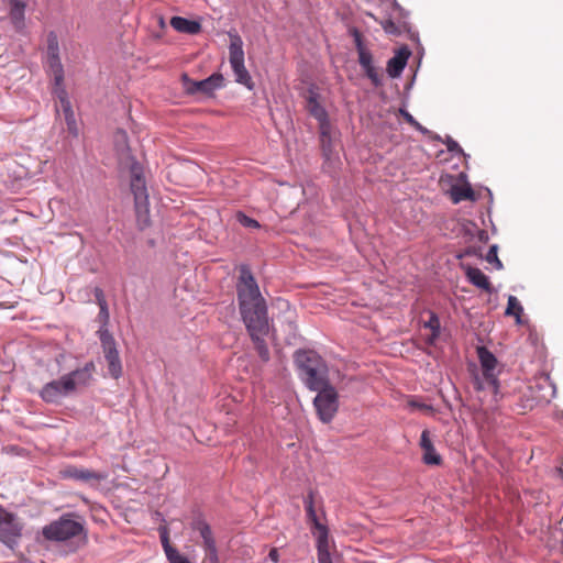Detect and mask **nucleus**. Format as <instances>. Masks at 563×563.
Returning a JSON list of instances; mask_svg holds the SVG:
<instances>
[{"mask_svg":"<svg viewBox=\"0 0 563 563\" xmlns=\"http://www.w3.org/2000/svg\"><path fill=\"white\" fill-rule=\"evenodd\" d=\"M239 309L254 347L262 362L271 358L265 341L268 334V316L266 301L261 295L260 287L247 266H242L236 283Z\"/></svg>","mask_w":563,"mask_h":563,"instance_id":"1","label":"nucleus"},{"mask_svg":"<svg viewBox=\"0 0 563 563\" xmlns=\"http://www.w3.org/2000/svg\"><path fill=\"white\" fill-rule=\"evenodd\" d=\"M93 371V362H88L82 367L73 369L58 379L46 383L40 390L38 396L46 404H60L64 398L75 394L78 388L89 386Z\"/></svg>","mask_w":563,"mask_h":563,"instance_id":"2","label":"nucleus"},{"mask_svg":"<svg viewBox=\"0 0 563 563\" xmlns=\"http://www.w3.org/2000/svg\"><path fill=\"white\" fill-rule=\"evenodd\" d=\"M298 375L305 386L317 390L329 384L328 367L322 357L312 350H298L294 355Z\"/></svg>","mask_w":563,"mask_h":563,"instance_id":"3","label":"nucleus"},{"mask_svg":"<svg viewBox=\"0 0 563 563\" xmlns=\"http://www.w3.org/2000/svg\"><path fill=\"white\" fill-rule=\"evenodd\" d=\"M303 505L308 520L312 523L313 536L317 539V555L319 563H333L329 550V530L328 527L319 521L314 509V493L310 490L303 498Z\"/></svg>","mask_w":563,"mask_h":563,"instance_id":"4","label":"nucleus"},{"mask_svg":"<svg viewBox=\"0 0 563 563\" xmlns=\"http://www.w3.org/2000/svg\"><path fill=\"white\" fill-rule=\"evenodd\" d=\"M73 512L62 515L57 520L52 521L42 529L43 537L48 541H67L84 532V525L76 520Z\"/></svg>","mask_w":563,"mask_h":563,"instance_id":"5","label":"nucleus"},{"mask_svg":"<svg viewBox=\"0 0 563 563\" xmlns=\"http://www.w3.org/2000/svg\"><path fill=\"white\" fill-rule=\"evenodd\" d=\"M130 187L134 197L139 222H143L141 227L143 229L148 225V194L142 168L136 164L131 167Z\"/></svg>","mask_w":563,"mask_h":563,"instance_id":"6","label":"nucleus"},{"mask_svg":"<svg viewBox=\"0 0 563 563\" xmlns=\"http://www.w3.org/2000/svg\"><path fill=\"white\" fill-rule=\"evenodd\" d=\"M231 42L229 45V62L233 70L235 81L244 85L250 90L253 88L252 78L244 65L243 41L236 33H229Z\"/></svg>","mask_w":563,"mask_h":563,"instance_id":"7","label":"nucleus"},{"mask_svg":"<svg viewBox=\"0 0 563 563\" xmlns=\"http://www.w3.org/2000/svg\"><path fill=\"white\" fill-rule=\"evenodd\" d=\"M316 391L318 394L313 399V406L317 415L323 423H329L339 409L338 391L330 383Z\"/></svg>","mask_w":563,"mask_h":563,"instance_id":"8","label":"nucleus"},{"mask_svg":"<svg viewBox=\"0 0 563 563\" xmlns=\"http://www.w3.org/2000/svg\"><path fill=\"white\" fill-rule=\"evenodd\" d=\"M98 334L104 358L108 363V373L111 377L118 379L122 376V363L115 340L107 328H101Z\"/></svg>","mask_w":563,"mask_h":563,"instance_id":"9","label":"nucleus"},{"mask_svg":"<svg viewBox=\"0 0 563 563\" xmlns=\"http://www.w3.org/2000/svg\"><path fill=\"white\" fill-rule=\"evenodd\" d=\"M22 536V525L18 516L0 506V541L13 549Z\"/></svg>","mask_w":563,"mask_h":563,"instance_id":"10","label":"nucleus"},{"mask_svg":"<svg viewBox=\"0 0 563 563\" xmlns=\"http://www.w3.org/2000/svg\"><path fill=\"white\" fill-rule=\"evenodd\" d=\"M185 90L188 95L201 93L212 96L218 89L224 87V77L220 73H214L202 80H191L187 74L183 75Z\"/></svg>","mask_w":563,"mask_h":563,"instance_id":"11","label":"nucleus"},{"mask_svg":"<svg viewBox=\"0 0 563 563\" xmlns=\"http://www.w3.org/2000/svg\"><path fill=\"white\" fill-rule=\"evenodd\" d=\"M477 356L483 371V377L495 398H497L499 394V380L496 374L497 358L486 346H477Z\"/></svg>","mask_w":563,"mask_h":563,"instance_id":"12","label":"nucleus"},{"mask_svg":"<svg viewBox=\"0 0 563 563\" xmlns=\"http://www.w3.org/2000/svg\"><path fill=\"white\" fill-rule=\"evenodd\" d=\"M62 474L64 478L87 484L100 483L101 481H104L107 478L106 473L96 472L89 468L78 467L74 465L67 466L62 472Z\"/></svg>","mask_w":563,"mask_h":563,"instance_id":"13","label":"nucleus"},{"mask_svg":"<svg viewBox=\"0 0 563 563\" xmlns=\"http://www.w3.org/2000/svg\"><path fill=\"white\" fill-rule=\"evenodd\" d=\"M410 55L411 51L408 46H401L387 62L386 71L390 78H398L401 75Z\"/></svg>","mask_w":563,"mask_h":563,"instance_id":"14","label":"nucleus"},{"mask_svg":"<svg viewBox=\"0 0 563 563\" xmlns=\"http://www.w3.org/2000/svg\"><path fill=\"white\" fill-rule=\"evenodd\" d=\"M358 64L374 87H380L383 85V77L379 73V69L373 63L372 53H363L361 58H358Z\"/></svg>","mask_w":563,"mask_h":563,"instance_id":"15","label":"nucleus"},{"mask_svg":"<svg viewBox=\"0 0 563 563\" xmlns=\"http://www.w3.org/2000/svg\"><path fill=\"white\" fill-rule=\"evenodd\" d=\"M462 268L465 271V275L472 285L486 290L487 292H492V286L488 277L479 268L472 267L470 265H462Z\"/></svg>","mask_w":563,"mask_h":563,"instance_id":"16","label":"nucleus"},{"mask_svg":"<svg viewBox=\"0 0 563 563\" xmlns=\"http://www.w3.org/2000/svg\"><path fill=\"white\" fill-rule=\"evenodd\" d=\"M191 528L194 531L198 532L202 539L203 549L216 545V539L213 537L211 527L203 518L199 517L194 519L191 522Z\"/></svg>","mask_w":563,"mask_h":563,"instance_id":"17","label":"nucleus"},{"mask_svg":"<svg viewBox=\"0 0 563 563\" xmlns=\"http://www.w3.org/2000/svg\"><path fill=\"white\" fill-rule=\"evenodd\" d=\"M170 25L177 32L191 35L198 34L201 31V24L198 21L189 20L183 16H173L170 20Z\"/></svg>","mask_w":563,"mask_h":563,"instance_id":"18","label":"nucleus"},{"mask_svg":"<svg viewBox=\"0 0 563 563\" xmlns=\"http://www.w3.org/2000/svg\"><path fill=\"white\" fill-rule=\"evenodd\" d=\"M45 64L53 75V81L59 85L64 81V67L59 56L46 57Z\"/></svg>","mask_w":563,"mask_h":563,"instance_id":"19","label":"nucleus"},{"mask_svg":"<svg viewBox=\"0 0 563 563\" xmlns=\"http://www.w3.org/2000/svg\"><path fill=\"white\" fill-rule=\"evenodd\" d=\"M10 19L15 25H21L24 21L25 2L23 0H10Z\"/></svg>","mask_w":563,"mask_h":563,"instance_id":"20","label":"nucleus"},{"mask_svg":"<svg viewBox=\"0 0 563 563\" xmlns=\"http://www.w3.org/2000/svg\"><path fill=\"white\" fill-rule=\"evenodd\" d=\"M308 111L317 121H324L328 118L327 110L319 103L318 97L311 93L308 98Z\"/></svg>","mask_w":563,"mask_h":563,"instance_id":"21","label":"nucleus"},{"mask_svg":"<svg viewBox=\"0 0 563 563\" xmlns=\"http://www.w3.org/2000/svg\"><path fill=\"white\" fill-rule=\"evenodd\" d=\"M451 197L454 203H459L463 200H474V190L470 185L465 186H453L451 189Z\"/></svg>","mask_w":563,"mask_h":563,"instance_id":"22","label":"nucleus"},{"mask_svg":"<svg viewBox=\"0 0 563 563\" xmlns=\"http://www.w3.org/2000/svg\"><path fill=\"white\" fill-rule=\"evenodd\" d=\"M62 109L64 112V117H65V121H66L67 130H68L69 134H71L73 136H77L78 128H77V123H76V119H75V113L71 109V104H67V107H64Z\"/></svg>","mask_w":563,"mask_h":563,"instance_id":"23","label":"nucleus"},{"mask_svg":"<svg viewBox=\"0 0 563 563\" xmlns=\"http://www.w3.org/2000/svg\"><path fill=\"white\" fill-rule=\"evenodd\" d=\"M46 57L59 56V42L55 32L47 34Z\"/></svg>","mask_w":563,"mask_h":563,"instance_id":"24","label":"nucleus"},{"mask_svg":"<svg viewBox=\"0 0 563 563\" xmlns=\"http://www.w3.org/2000/svg\"><path fill=\"white\" fill-rule=\"evenodd\" d=\"M422 461L427 465H440L442 463L441 455L437 452L434 445L423 450Z\"/></svg>","mask_w":563,"mask_h":563,"instance_id":"25","label":"nucleus"},{"mask_svg":"<svg viewBox=\"0 0 563 563\" xmlns=\"http://www.w3.org/2000/svg\"><path fill=\"white\" fill-rule=\"evenodd\" d=\"M350 34L353 36L358 58H361L363 53L371 54V52L364 45L363 36H362L361 32L356 27L351 29Z\"/></svg>","mask_w":563,"mask_h":563,"instance_id":"26","label":"nucleus"},{"mask_svg":"<svg viewBox=\"0 0 563 563\" xmlns=\"http://www.w3.org/2000/svg\"><path fill=\"white\" fill-rule=\"evenodd\" d=\"M522 311H523V308H522L521 303L519 302V300L517 299V297L509 296L505 313L507 316H516L519 319Z\"/></svg>","mask_w":563,"mask_h":563,"instance_id":"27","label":"nucleus"},{"mask_svg":"<svg viewBox=\"0 0 563 563\" xmlns=\"http://www.w3.org/2000/svg\"><path fill=\"white\" fill-rule=\"evenodd\" d=\"M236 221L244 228L249 229H258L261 227L260 222L249 216H246L244 212L239 211L235 214Z\"/></svg>","mask_w":563,"mask_h":563,"instance_id":"28","label":"nucleus"},{"mask_svg":"<svg viewBox=\"0 0 563 563\" xmlns=\"http://www.w3.org/2000/svg\"><path fill=\"white\" fill-rule=\"evenodd\" d=\"M53 93L60 101L62 108L67 107V104H70V101L68 100L67 91L64 87V81L60 82L59 85L54 82Z\"/></svg>","mask_w":563,"mask_h":563,"instance_id":"29","label":"nucleus"},{"mask_svg":"<svg viewBox=\"0 0 563 563\" xmlns=\"http://www.w3.org/2000/svg\"><path fill=\"white\" fill-rule=\"evenodd\" d=\"M497 245L494 244L489 247L486 256H485V260L490 263V264H494L495 265V268L496 269H501L503 268V263L500 262V260L498 258V255H497Z\"/></svg>","mask_w":563,"mask_h":563,"instance_id":"30","label":"nucleus"},{"mask_svg":"<svg viewBox=\"0 0 563 563\" xmlns=\"http://www.w3.org/2000/svg\"><path fill=\"white\" fill-rule=\"evenodd\" d=\"M380 25L387 34L399 35L402 32L400 26L397 25L391 19L382 21Z\"/></svg>","mask_w":563,"mask_h":563,"instance_id":"31","label":"nucleus"},{"mask_svg":"<svg viewBox=\"0 0 563 563\" xmlns=\"http://www.w3.org/2000/svg\"><path fill=\"white\" fill-rule=\"evenodd\" d=\"M426 328L432 331V335L435 338L440 334V319L435 313H431L429 320L424 323Z\"/></svg>","mask_w":563,"mask_h":563,"instance_id":"32","label":"nucleus"},{"mask_svg":"<svg viewBox=\"0 0 563 563\" xmlns=\"http://www.w3.org/2000/svg\"><path fill=\"white\" fill-rule=\"evenodd\" d=\"M319 131H320V140L331 137V123L329 121V117L324 119V121H318Z\"/></svg>","mask_w":563,"mask_h":563,"instance_id":"33","label":"nucleus"},{"mask_svg":"<svg viewBox=\"0 0 563 563\" xmlns=\"http://www.w3.org/2000/svg\"><path fill=\"white\" fill-rule=\"evenodd\" d=\"M93 295H95V298H96V301H97L99 308H101L102 312H106L107 311V300H106L103 290L100 287H96L93 289Z\"/></svg>","mask_w":563,"mask_h":563,"instance_id":"34","label":"nucleus"},{"mask_svg":"<svg viewBox=\"0 0 563 563\" xmlns=\"http://www.w3.org/2000/svg\"><path fill=\"white\" fill-rule=\"evenodd\" d=\"M408 407L411 409H419L424 411L433 412V407L431 405H427L424 402L419 401L416 398H411L407 402Z\"/></svg>","mask_w":563,"mask_h":563,"instance_id":"35","label":"nucleus"},{"mask_svg":"<svg viewBox=\"0 0 563 563\" xmlns=\"http://www.w3.org/2000/svg\"><path fill=\"white\" fill-rule=\"evenodd\" d=\"M206 560L209 563H219L217 544L205 549Z\"/></svg>","mask_w":563,"mask_h":563,"instance_id":"36","label":"nucleus"},{"mask_svg":"<svg viewBox=\"0 0 563 563\" xmlns=\"http://www.w3.org/2000/svg\"><path fill=\"white\" fill-rule=\"evenodd\" d=\"M321 148H322L323 156L327 159H330L331 154H332V140H331V137L321 140Z\"/></svg>","mask_w":563,"mask_h":563,"instance_id":"37","label":"nucleus"},{"mask_svg":"<svg viewBox=\"0 0 563 563\" xmlns=\"http://www.w3.org/2000/svg\"><path fill=\"white\" fill-rule=\"evenodd\" d=\"M420 446L423 450L433 446L429 430H423L420 437Z\"/></svg>","mask_w":563,"mask_h":563,"instance_id":"38","label":"nucleus"},{"mask_svg":"<svg viewBox=\"0 0 563 563\" xmlns=\"http://www.w3.org/2000/svg\"><path fill=\"white\" fill-rule=\"evenodd\" d=\"M161 542H162V545H163V549H164V552L166 555H168L169 550H176V548L170 545L169 538H168L166 530L161 533Z\"/></svg>","mask_w":563,"mask_h":563,"instance_id":"39","label":"nucleus"},{"mask_svg":"<svg viewBox=\"0 0 563 563\" xmlns=\"http://www.w3.org/2000/svg\"><path fill=\"white\" fill-rule=\"evenodd\" d=\"M446 147L448 151L451 153H463V150L460 146V144L451 137H448Z\"/></svg>","mask_w":563,"mask_h":563,"instance_id":"40","label":"nucleus"},{"mask_svg":"<svg viewBox=\"0 0 563 563\" xmlns=\"http://www.w3.org/2000/svg\"><path fill=\"white\" fill-rule=\"evenodd\" d=\"M399 114L405 119L408 124L416 123V119L404 108L399 109Z\"/></svg>","mask_w":563,"mask_h":563,"instance_id":"41","label":"nucleus"},{"mask_svg":"<svg viewBox=\"0 0 563 563\" xmlns=\"http://www.w3.org/2000/svg\"><path fill=\"white\" fill-rule=\"evenodd\" d=\"M472 255H476V250L474 247H467L463 253L457 255V258Z\"/></svg>","mask_w":563,"mask_h":563,"instance_id":"42","label":"nucleus"},{"mask_svg":"<svg viewBox=\"0 0 563 563\" xmlns=\"http://www.w3.org/2000/svg\"><path fill=\"white\" fill-rule=\"evenodd\" d=\"M412 128H415L417 131L421 132L422 134H427L429 131L424 126H422L417 120L416 123L410 124Z\"/></svg>","mask_w":563,"mask_h":563,"instance_id":"43","label":"nucleus"},{"mask_svg":"<svg viewBox=\"0 0 563 563\" xmlns=\"http://www.w3.org/2000/svg\"><path fill=\"white\" fill-rule=\"evenodd\" d=\"M99 317H100L101 319H103V320H104V322H107V321L109 320V310L107 309V311H106V312H102V310L100 309V311H99Z\"/></svg>","mask_w":563,"mask_h":563,"instance_id":"44","label":"nucleus"},{"mask_svg":"<svg viewBox=\"0 0 563 563\" xmlns=\"http://www.w3.org/2000/svg\"><path fill=\"white\" fill-rule=\"evenodd\" d=\"M65 355L64 354H59L57 357H56V361L59 363L64 360Z\"/></svg>","mask_w":563,"mask_h":563,"instance_id":"45","label":"nucleus"},{"mask_svg":"<svg viewBox=\"0 0 563 563\" xmlns=\"http://www.w3.org/2000/svg\"><path fill=\"white\" fill-rule=\"evenodd\" d=\"M483 388H484V386L482 385V383H481V382H477V387H476V389H477V390H481V389H483Z\"/></svg>","mask_w":563,"mask_h":563,"instance_id":"46","label":"nucleus"},{"mask_svg":"<svg viewBox=\"0 0 563 563\" xmlns=\"http://www.w3.org/2000/svg\"><path fill=\"white\" fill-rule=\"evenodd\" d=\"M560 472L563 473V463L560 466Z\"/></svg>","mask_w":563,"mask_h":563,"instance_id":"47","label":"nucleus"},{"mask_svg":"<svg viewBox=\"0 0 563 563\" xmlns=\"http://www.w3.org/2000/svg\"><path fill=\"white\" fill-rule=\"evenodd\" d=\"M272 554H276V550H272L269 555H272Z\"/></svg>","mask_w":563,"mask_h":563,"instance_id":"48","label":"nucleus"}]
</instances>
